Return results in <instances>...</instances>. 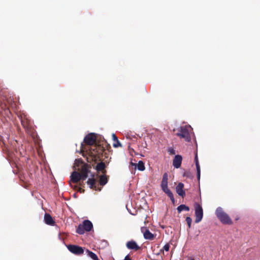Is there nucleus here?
<instances>
[{"label":"nucleus","instance_id":"nucleus-32","mask_svg":"<svg viewBox=\"0 0 260 260\" xmlns=\"http://www.w3.org/2000/svg\"><path fill=\"white\" fill-rule=\"evenodd\" d=\"M168 174L167 173H165L163 175L162 180L168 181Z\"/></svg>","mask_w":260,"mask_h":260},{"label":"nucleus","instance_id":"nucleus-37","mask_svg":"<svg viewBox=\"0 0 260 260\" xmlns=\"http://www.w3.org/2000/svg\"><path fill=\"white\" fill-rule=\"evenodd\" d=\"M7 102H8L9 104H12V102H13V99H11V98H10L9 100H7Z\"/></svg>","mask_w":260,"mask_h":260},{"label":"nucleus","instance_id":"nucleus-36","mask_svg":"<svg viewBox=\"0 0 260 260\" xmlns=\"http://www.w3.org/2000/svg\"><path fill=\"white\" fill-rule=\"evenodd\" d=\"M124 260H132V259L129 256V255H127L125 256Z\"/></svg>","mask_w":260,"mask_h":260},{"label":"nucleus","instance_id":"nucleus-19","mask_svg":"<svg viewBox=\"0 0 260 260\" xmlns=\"http://www.w3.org/2000/svg\"><path fill=\"white\" fill-rule=\"evenodd\" d=\"M85 254L92 260H99L97 255L92 251L88 249L85 250Z\"/></svg>","mask_w":260,"mask_h":260},{"label":"nucleus","instance_id":"nucleus-2","mask_svg":"<svg viewBox=\"0 0 260 260\" xmlns=\"http://www.w3.org/2000/svg\"><path fill=\"white\" fill-rule=\"evenodd\" d=\"M74 167L77 168L82 177V180H85L88 177V173L90 172L91 166L85 164L81 158H79L75 160Z\"/></svg>","mask_w":260,"mask_h":260},{"label":"nucleus","instance_id":"nucleus-27","mask_svg":"<svg viewBox=\"0 0 260 260\" xmlns=\"http://www.w3.org/2000/svg\"><path fill=\"white\" fill-rule=\"evenodd\" d=\"M186 221L187 222V224L188 227L190 228L191 226V222H192L191 218L189 217H187L186 218Z\"/></svg>","mask_w":260,"mask_h":260},{"label":"nucleus","instance_id":"nucleus-13","mask_svg":"<svg viewBox=\"0 0 260 260\" xmlns=\"http://www.w3.org/2000/svg\"><path fill=\"white\" fill-rule=\"evenodd\" d=\"M44 221L45 222L50 226L55 225V221L52 216L48 213H46L44 215Z\"/></svg>","mask_w":260,"mask_h":260},{"label":"nucleus","instance_id":"nucleus-18","mask_svg":"<svg viewBox=\"0 0 260 260\" xmlns=\"http://www.w3.org/2000/svg\"><path fill=\"white\" fill-rule=\"evenodd\" d=\"M78 228H93L92 222L89 220H84L82 224H80Z\"/></svg>","mask_w":260,"mask_h":260},{"label":"nucleus","instance_id":"nucleus-29","mask_svg":"<svg viewBox=\"0 0 260 260\" xmlns=\"http://www.w3.org/2000/svg\"><path fill=\"white\" fill-rule=\"evenodd\" d=\"M197 178H198V179L199 180H200V176H201V170H200V168H197Z\"/></svg>","mask_w":260,"mask_h":260},{"label":"nucleus","instance_id":"nucleus-10","mask_svg":"<svg viewBox=\"0 0 260 260\" xmlns=\"http://www.w3.org/2000/svg\"><path fill=\"white\" fill-rule=\"evenodd\" d=\"M182 157L180 155H176L173 160V165L175 168H179L181 166Z\"/></svg>","mask_w":260,"mask_h":260},{"label":"nucleus","instance_id":"nucleus-4","mask_svg":"<svg viewBox=\"0 0 260 260\" xmlns=\"http://www.w3.org/2000/svg\"><path fill=\"white\" fill-rule=\"evenodd\" d=\"M191 129L190 126H182L177 129V133L176 135L180 138L183 139L186 142H189L191 140V137L189 131Z\"/></svg>","mask_w":260,"mask_h":260},{"label":"nucleus","instance_id":"nucleus-9","mask_svg":"<svg viewBox=\"0 0 260 260\" xmlns=\"http://www.w3.org/2000/svg\"><path fill=\"white\" fill-rule=\"evenodd\" d=\"M126 246L128 249L135 251L140 249V247L137 244L136 242L133 240L128 241L126 244Z\"/></svg>","mask_w":260,"mask_h":260},{"label":"nucleus","instance_id":"nucleus-12","mask_svg":"<svg viewBox=\"0 0 260 260\" xmlns=\"http://www.w3.org/2000/svg\"><path fill=\"white\" fill-rule=\"evenodd\" d=\"M183 188L184 184L181 182L179 183L176 187V192L178 194L179 196L182 198H184V197L185 196V192L183 190Z\"/></svg>","mask_w":260,"mask_h":260},{"label":"nucleus","instance_id":"nucleus-16","mask_svg":"<svg viewBox=\"0 0 260 260\" xmlns=\"http://www.w3.org/2000/svg\"><path fill=\"white\" fill-rule=\"evenodd\" d=\"M95 179L93 178H89L88 180L87 181V184L89 186V187L91 189H94L95 190H101V188H98L96 185H95Z\"/></svg>","mask_w":260,"mask_h":260},{"label":"nucleus","instance_id":"nucleus-24","mask_svg":"<svg viewBox=\"0 0 260 260\" xmlns=\"http://www.w3.org/2000/svg\"><path fill=\"white\" fill-rule=\"evenodd\" d=\"M0 107H1V108L2 110L4 109L5 112V114H7V113L9 112V110L8 109V108H7L6 107V104H2L1 105L0 104Z\"/></svg>","mask_w":260,"mask_h":260},{"label":"nucleus","instance_id":"nucleus-26","mask_svg":"<svg viewBox=\"0 0 260 260\" xmlns=\"http://www.w3.org/2000/svg\"><path fill=\"white\" fill-rule=\"evenodd\" d=\"M194 161L196 163V168H200V165H199V160H198V158L197 154L196 155V156L194 158Z\"/></svg>","mask_w":260,"mask_h":260},{"label":"nucleus","instance_id":"nucleus-30","mask_svg":"<svg viewBox=\"0 0 260 260\" xmlns=\"http://www.w3.org/2000/svg\"><path fill=\"white\" fill-rule=\"evenodd\" d=\"M170 245L169 244H165L163 247V250L166 251H168L169 250Z\"/></svg>","mask_w":260,"mask_h":260},{"label":"nucleus","instance_id":"nucleus-23","mask_svg":"<svg viewBox=\"0 0 260 260\" xmlns=\"http://www.w3.org/2000/svg\"><path fill=\"white\" fill-rule=\"evenodd\" d=\"M137 168L139 171H143L145 170V167L144 162L142 160H140L137 165Z\"/></svg>","mask_w":260,"mask_h":260},{"label":"nucleus","instance_id":"nucleus-33","mask_svg":"<svg viewBox=\"0 0 260 260\" xmlns=\"http://www.w3.org/2000/svg\"><path fill=\"white\" fill-rule=\"evenodd\" d=\"M102 244L103 245V247H106L108 245V243L106 241L103 240L102 241Z\"/></svg>","mask_w":260,"mask_h":260},{"label":"nucleus","instance_id":"nucleus-5","mask_svg":"<svg viewBox=\"0 0 260 260\" xmlns=\"http://www.w3.org/2000/svg\"><path fill=\"white\" fill-rule=\"evenodd\" d=\"M216 215L222 223L228 225H231L232 223V221L229 215L224 212L221 207L217 208Z\"/></svg>","mask_w":260,"mask_h":260},{"label":"nucleus","instance_id":"nucleus-25","mask_svg":"<svg viewBox=\"0 0 260 260\" xmlns=\"http://www.w3.org/2000/svg\"><path fill=\"white\" fill-rule=\"evenodd\" d=\"M168 152L169 153V154L170 155H174L176 153V151L175 150H174V148H172V147H170V148H169L168 149Z\"/></svg>","mask_w":260,"mask_h":260},{"label":"nucleus","instance_id":"nucleus-7","mask_svg":"<svg viewBox=\"0 0 260 260\" xmlns=\"http://www.w3.org/2000/svg\"><path fill=\"white\" fill-rule=\"evenodd\" d=\"M67 247L71 252L76 255L81 254L84 251L82 247L76 245H68Z\"/></svg>","mask_w":260,"mask_h":260},{"label":"nucleus","instance_id":"nucleus-39","mask_svg":"<svg viewBox=\"0 0 260 260\" xmlns=\"http://www.w3.org/2000/svg\"><path fill=\"white\" fill-rule=\"evenodd\" d=\"M239 218V217L238 216H237L236 217H235V220H238Z\"/></svg>","mask_w":260,"mask_h":260},{"label":"nucleus","instance_id":"nucleus-35","mask_svg":"<svg viewBox=\"0 0 260 260\" xmlns=\"http://www.w3.org/2000/svg\"><path fill=\"white\" fill-rule=\"evenodd\" d=\"M78 190L80 193H83L84 191V190L83 189H82V188H81V187H78Z\"/></svg>","mask_w":260,"mask_h":260},{"label":"nucleus","instance_id":"nucleus-15","mask_svg":"<svg viewBox=\"0 0 260 260\" xmlns=\"http://www.w3.org/2000/svg\"><path fill=\"white\" fill-rule=\"evenodd\" d=\"M161 189L164 192H165L168 196L170 198L171 201L174 204L175 203V199L172 191L168 188V186L165 187H161Z\"/></svg>","mask_w":260,"mask_h":260},{"label":"nucleus","instance_id":"nucleus-28","mask_svg":"<svg viewBox=\"0 0 260 260\" xmlns=\"http://www.w3.org/2000/svg\"><path fill=\"white\" fill-rule=\"evenodd\" d=\"M121 144L119 142V141H118V140H117V141H116L115 142V143L113 144V147H115V148H117L119 146H121Z\"/></svg>","mask_w":260,"mask_h":260},{"label":"nucleus","instance_id":"nucleus-31","mask_svg":"<svg viewBox=\"0 0 260 260\" xmlns=\"http://www.w3.org/2000/svg\"><path fill=\"white\" fill-rule=\"evenodd\" d=\"M168 186V181L162 180L161 182V187Z\"/></svg>","mask_w":260,"mask_h":260},{"label":"nucleus","instance_id":"nucleus-22","mask_svg":"<svg viewBox=\"0 0 260 260\" xmlns=\"http://www.w3.org/2000/svg\"><path fill=\"white\" fill-rule=\"evenodd\" d=\"M92 229H76V233L80 235H83L85 232H89Z\"/></svg>","mask_w":260,"mask_h":260},{"label":"nucleus","instance_id":"nucleus-34","mask_svg":"<svg viewBox=\"0 0 260 260\" xmlns=\"http://www.w3.org/2000/svg\"><path fill=\"white\" fill-rule=\"evenodd\" d=\"M112 138H113V140L114 142H115L116 141H117V140H118L117 137H116V135L114 134H112Z\"/></svg>","mask_w":260,"mask_h":260},{"label":"nucleus","instance_id":"nucleus-3","mask_svg":"<svg viewBox=\"0 0 260 260\" xmlns=\"http://www.w3.org/2000/svg\"><path fill=\"white\" fill-rule=\"evenodd\" d=\"M20 120L21 125L25 129V132L30 136L34 137L35 136V130L33 126V123L29 117L24 114L21 115Z\"/></svg>","mask_w":260,"mask_h":260},{"label":"nucleus","instance_id":"nucleus-1","mask_svg":"<svg viewBox=\"0 0 260 260\" xmlns=\"http://www.w3.org/2000/svg\"><path fill=\"white\" fill-rule=\"evenodd\" d=\"M96 137L94 134L90 133L87 135L84 139V143L89 146H91L88 152V157L87 160L89 162H96L101 160L103 153L105 150L104 146L101 144H96Z\"/></svg>","mask_w":260,"mask_h":260},{"label":"nucleus","instance_id":"nucleus-11","mask_svg":"<svg viewBox=\"0 0 260 260\" xmlns=\"http://www.w3.org/2000/svg\"><path fill=\"white\" fill-rule=\"evenodd\" d=\"M71 180L74 183H77L80 180H82V177L81 174L76 171H74L71 176Z\"/></svg>","mask_w":260,"mask_h":260},{"label":"nucleus","instance_id":"nucleus-17","mask_svg":"<svg viewBox=\"0 0 260 260\" xmlns=\"http://www.w3.org/2000/svg\"><path fill=\"white\" fill-rule=\"evenodd\" d=\"M143 233L144 238L146 240H152L154 237V234L151 233L148 229H146Z\"/></svg>","mask_w":260,"mask_h":260},{"label":"nucleus","instance_id":"nucleus-21","mask_svg":"<svg viewBox=\"0 0 260 260\" xmlns=\"http://www.w3.org/2000/svg\"><path fill=\"white\" fill-rule=\"evenodd\" d=\"M177 209L178 212L180 213L182 211H188L189 210V208L188 206H186L185 205L182 204V205H180V206H179L177 207Z\"/></svg>","mask_w":260,"mask_h":260},{"label":"nucleus","instance_id":"nucleus-14","mask_svg":"<svg viewBox=\"0 0 260 260\" xmlns=\"http://www.w3.org/2000/svg\"><path fill=\"white\" fill-rule=\"evenodd\" d=\"M106 165L104 162H100L97 164L95 167V170L97 172H101L103 174H105L106 170H105Z\"/></svg>","mask_w":260,"mask_h":260},{"label":"nucleus","instance_id":"nucleus-20","mask_svg":"<svg viewBox=\"0 0 260 260\" xmlns=\"http://www.w3.org/2000/svg\"><path fill=\"white\" fill-rule=\"evenodd\" d=\"M108 182L107 177L105 174L101 175L100 177L99 183L101 186L105 185Z\"/></svg>","mask_w":260,"mask_h":260},{"label":"nucleus","instance_id":"nucleus-38","mask_svg":"<svg viewBox=\"0 0 260 260\" xmlns=\"http://www.w3.org/2000/svg\"><path fill=\"white\" fill-rule=\"evenodd\" d=\"M131 165L132 166H135V169L136 168V166H137V165H136V164L135 163H134V162H131Z\"/></svg>","mask_w":260,"mask_h":260},{"label":"nucleus","instance_id":"nucleus-6","mask_svg":"<svg viewBox=\"0 0 260 260\" xmlns=\"http://www.w3.org/2000/svg\"><path fill=\"white\" fill-rule=\"evenodd\" d=\"M195 210V222L198 223L201 221L203 216V208L199 204L196 203L194 204Z\"/></svg>","mask_w":260,"mask_h":260},{"label":"nucleus","instance_id":"nucleus-40","mask_svg":"<svg viewBox=\"0 0 260 260\" xmlns=\"http://www.w3.org/2000/svg\"><path fill=\"white\" fill-rule=\"evenodd\" d=\"M188 260H194V259L193 258H192V257H189L188 258Z\"/></svg>","mask_w":260,"mask_h":260},{"label":"nucleus","instance_id":"nucleus-8","mask_svg":"<svg viewBox=\"0 0 260 260\" xmlns=\"http://www.w3.org/2000/svg\"><path fill=\"white\" fill-rule=\"evenodd\" d=\"M200 231L199 229H188V238L196 239L200 234Z\"/></svg>","mask_w":260,"mask_h":260}]
</instances>
